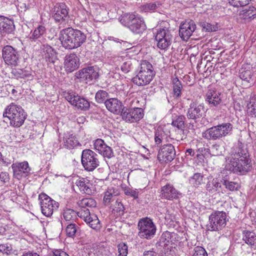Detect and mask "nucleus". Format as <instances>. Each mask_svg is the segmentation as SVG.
Returning a JSON list of instances; mask_svg holds the SVG:
<instances>
[{
	"instance_id": "1",
	"label": "nucleus",
	"mask_w": 256,
	"mask_h": 256,
	"mask_svg": "<svg viewBox=\"0 0 256 256\" xmlns=\"http://www.w3.org/2000/svg\"><path fill=\"white\" fill-rule=\"evenodd\" d=\"M234 150V156L226 166V169L234 172L245 174L248 171L250 162L248 152L242 146V144H238Z\"/></svg>"
},
{
	"instance_id": "2",
	"label": "nucleus",
	"mask_w": 256,
	"mask_h": 256,
	"mask_svg": "<svg viewBox=\"0 0 256 256\" xmlns=\"http://www.w3.org/2000/svg\"><path fill=\"white\" fill-rule=\"evenodd\" d=\"M86 38L84 32L72 28L62 30L59 37L62 46L68 50L80 47L85 42Z\"/></svg>"
},
{
	"instance_id": "3",
	"label": "nucleus",
	"mask_w": 256,
	"mask_h": 256,
	"mask_svg": "<svg viewBox=\"0 0 256 256\" xmlns=\"http://www.w3.org/2000/svg\"><path fill=\"white\" fill-rule=\"evenodd\" d=\"M26 116V114L22 107L14 102L8 106L3 113V117L8 118L10 120V126L14 128L22 126Z\"/></svg>"
},
{
	"instance_id": "4",
	"label": "nucleus",
	"mask_w": 256,
	"mask_h": 256,
	"mask_svg": "<svg viewBox=\"0 0 256 256\" xmlns=\"http://www.w3.org/2000/svg\"><path fill=\"white\" fill-rule=\"evenodd\" d=\"M155 72L152 64L146 60L142 62L139 71L132 79V82L138 86H144L153 80Z\"/></svg>"
},
{
	"instance_id": "5",
	"label": "nucleus",
	"mask_w": 256,
	"mask_h": 256,
	"mask_svg": "<svg viewBox=\"0 0 256 256\" xmlns=\"http://www.w3.org/2000/svg\"><path fill=\"white\" fill-rule=\"evenodd\" d=\"M120 22L135 34H142L146 29V25L143 19L134 14H124L120 18Z\"/></svg>"
},
{
	"instance_id": "6",
	"label": "nucleus",
	"mask_w": 256,
	"mask_h": 256,
	"mask_svg": "<svg viewBox=\"0 0 256 256\" xmlns=\"http://www.w3.org/2000/svg\"><path fill=\"white\" fill-rule=\"evenodd\" d=\"M226 222V213L222 211H215L209 216L206 228L208 231L218 232L224 228Z\"/></svg>"
},
{
	"instance_id": "7",
	"label": "nucleus",
	"mask_w": 256,
	"mask_h": 256,
	"mask_svg": "<svg viewBox=\"0 0 256 256\" xmlns=\"http://www.w3.org/2000/svg\"><path fill=\"white\" fill-rule=\"evenodd\" d=\"M138 236L142 238L150 240L155 235L156 226L152 220L148 218H142L138 224Z\"/></svg>"
},
{
	"instance_id": "8",
	"label": "nucleus",
	"mask_w": 256,
	"mask_h": 256,
	"mask_svg": "<svg viewBox=\"0 0 256 256\" xmlns=\"http://www.w3.org/2000/svg\"><path fill=\"white\" fill-rule=\"evenodd\" d=\"M82 164L88 172H92L100 164L98 155L90 149H84L81 156Z\"/></svg>"
},
{
	"instance_id": "9",
	"label": "nucleus",
	"mask_w": 256,
	"mask_h": 256,
	"mask_svg": "<svg viewBox=\"0 0 256 256\" xmlns=\"http://www.w3.org/2000/svg\"><path fill=\"white\" fill-rule=\"evenodd\" d=\"M38 198L40 200L42 212L47 217L50 216L54 210H56L59 206V204L58 202L45 194H40Z\"/></svg>"
},
{
	"instance_id": "10",
	"label": "nucleus",
	"mask_w": 256,
	"mask_h": 256,
	"mask_svg": "<svg viewBox=\"0 0 256 256\" xmlns=\"http://www.w3.org/2000/svg\"><path fill=\"white\" fill-rule=\"evenodd\" d=\"M155 39L158 47L161 50H166L171 44L172 34L168 28L164 26L157 30Z\"/></svg>"
},
{
	"instance_id": "11",
	"label": "nucleus",
	"mask_w": 256,
	"mask_h": 256,
	"mask_svg": "<svg viewBox=\"0 0 256 256\" xmlns=\"http://www.w3.org/2000/svg\"><path fill=\"white\" fill-rule=\"evenodd\" d=\"M2 56L5 63L12 66H17L20 58L18 52L12 46L8 45L3 48Z\"/></svg>"
},
{
	"instance_id": "12",
	"label": "nucleus",
	"mask_w": 256,
	"mask_h": 256,
	"mask_svg": "<svg viewBox=\"0 0 256 256\" xmlns=\"http://www.w3.org/2000/svg\"><path fill=\"white\" fill-rule=\"evenodd\" d=\"M120 114L124 120L132 123L139 121L144 116V111L141 108H128L124 107Z\"/></svg>"
},
{
	"instance_id": "13",
	"label": "nucleus",
	"mask_w": 256,
	"mask_h": 256,
	"mask_svg": "<svg viewBox=\"0 0 256 256\" xmlns=\"http://www.w3.org/2000/svg\"><path fill=\"white\" fill-rule=\"evenodd\" d=\"M99 70L96 66H88L82 68L76 73V77L86 83L96 80L99 76Z\"/></svg>"
},
{
	"instance_id": "14",
	"label": "nucleus",
	"mask_w": 256,
	"mask_h": 256,
	"mask_svg": "<svg viewBox=\"0 0 256 256\" xmlns=\"http://www.w3.org/2000/svg\"><path fill=\"white\" fill-rule=\"evenodd\" d=\"M69 8L64 3L56 4L52 9V18L56 22H66L68 17Z\"/></svg>"
},
{
	"instance_id": "15",
	"label": "nucleus",
	"mask_w": 256,
	"mask_h": 256,
	"mask_svg": "<svg viewBox=\"0 0 256 256\" xmlns=\"http://www.w3.org/2000/svg\"><path fill=\"white\" fill-rule=\"evenodd\" d=\"M206 109L203 104H197L192 102L186 112V116L188 120H194L196 122L205 116Z\"/></svg>"
},
{
	"instance_id": "16",
	"label": "nucleus",
	"mask_w": 256,
	"mask_h": 256,
	"mask_svg": "<svg viewBox=\"0 0 256 256\" xmlns=\"http://www.w3.org/2000/svg\"><path fill=\"white\" fill-rule=\"evenodd\" d=\"M176 154V150L172 144H164L158 152V158L160 162H169L174 158Z\"/></svg>"
},
{
	"instance_id": "17",
	"label": "nucleus",
	"mask_w": 256,
	"mask_h": 256,
	"mask_svg": "<svg viewBox=\"0 0 256 256\" xmlns=\"http://www.w3.org/2000/svg\"><path fill=\"white\" fill-rule=\"evenodd\" d=\"M12 168L13 171L14 177L19 180L27 176L31 170L28 163L26 161L14 163L12 165Z\"/></svg>"
},
{
	"instance_id": "18",
	"label": "nucleus",
	"mask_w": 256,
	"mask_h": 256,
	"mask_svg": "<svg viewBox=\"0 0 256 256\" xmlns=\"http://www.w3.org/2000/svg\"><path fill=\"white\" fill-rule=\"evenodd\" d=\"M196 29V24L192 20H186L180 27L179 33L180 38L187 40Z\"/></svg>"
},
{
	"instance_id": "19",
	"label": "nucleus",
	"mask_w": 256,
	"mask_h": 256,
	"mask_svg": "<svg viewBox=\"0 0 256 256\" xmlns=\"http://www.w3.org/2000/svg\"><path fill=\"white\" fill-rule=\"evenodd\" d=\"M80 66V60L77 56L72 53L66 55L64 59V68L68 72H71Z\"/></svg>"
},
{
	"instance_id": "20",
	"label": "nucleus",
	"mask_w": 256,
	"mask_h": 256,
	"mask_svg": "<svg viewBox=\"0 0 256 256\" xmlns=\"http://www.w3.org/2000/svg\"><path fill=\"white\" fill-rule=\"evenodd\" d=\"M104 104L108 110L116 114H120L124 107L122 102L116 98L106 100Z\"/></svg>"
},
{
	"instance_id": "21",
	"label": "nucleus",
	"mask_w": 256,
	"mask_h": 256,
	"mask_svg": "<svg viewBox=\"0 0 256 256\" xmlns=\"http://www.w3.org/2000/svg\"><path fill=\"white\" fill-rule=\"evenodd\" d=\"M62 144L68 150H72L81 146L76 135L69 132L64 134Z\"/></svg>"
},
{
	"instance_id": "22",
	"label": "nucleus",
	"mask_w": 256,
	"mask_h": 256,
	"mask_svg": "<svg viewBox=\"0 0 256 256\" xmlns=\"http://www.w3.org/2000/svg\"><path fill=\"white\" fill-rule=\"evenodd\" d=\"M178 192L172 184H168L161 188L160 196L168 200H173L178 198Z\"/></svg>"
},
{
	"instance_id": "23",
	"label": "nucleus",
	"mask_w": 256,
	"mask_h": 256,
	"mask_svg": "<svg viewBox=\"0 0 256 256\" xmlns=\"http://www.w3.org/2000/svg\"><path fill=\"white\" fill-rule=\"evenodd\" d=\"M206 100L210 107L216 106L222 102L220 93L214 90H208L206 93Z\"/></svg>"
},
{
	"instance_id": "24",
	"label": "nucleus",
	"mask_w": 256,
	"mask_h": 256,
	"mask_svg": "<svg viewBox=\"0 0 256 256\" xmlns=\"http://www.w3.org/2000/svg\"><path fill=\"white\" fill-rule=\"evenodd\" d=\"M242 240L251 248L256 249V234L253 231L243 230Z\"/></svg>"
},
{
	"instance_id": "25",
	"label": "nucleus",
	"mask_w": 256,
	"mask_h": 256,
	"mask_svg": "<svg viewBox=\"0 0 256 256\" xmlns=\"http://www.w3.org/2000/svg\"><path fill=\"white\" fill-rule=\"evenodd\" d=\"M43 52V56L46 62L54 63L56 60V54L54 49L50 46L43 44L41 46Z\"/></svg>"
},
{
	"instance_id": "26",
	"label": "nucleus",
	"mask_w": 256,
	"mask_h": 256,
	"mask_svg": "<svg viewBox=\"0 0 256 256\" xmlns=\"http://www.w3.org/2000/svg\"><path fill=\"white\" fill-rule=\"evenodd\" d=\"M176 234L174 232L168 231L164 232L159 240V245L161 246H165L170 244L174 243L176 239Z\"/></svg>"
},
{
	"instance_id": "27",
	"label": "nucleus",
	"mask_w": 256,
	"mask_h": 256,
	"mask_svg": "<svg viewBox=\"0 0 256 256\" xmlns=\"http://www.w3.org/2000/svg\"><path fill=\"white\" fill-rule=\"evenodd\" d=\"M76 184L78 186L80 191L82 193L90 194L92 192L90 181L86 178H79L76 182Z\"/></svg>"
},
{
	"instance_id": "28",
	"label": "nucleus",
	"mask_w": 256,
	"mask_h": 256,
	"mask_svg": "<svg viewBox=\"0 0 256 256\" xmlns=\"http://www.w3.org/2000/svg\"><path fill=\"white\" fill-rule=\"evenodd\" d=\"M202 137L208 140H216L222 138L216 126L210 128L202 134Z\"/></svg>"
},
{
	"instance_id": "29",
	"label": "nucleus",
	"mask_w": 256,
	"mask_h": 256,
	"mask_svg": "<svg viewBox=\"0 0 256 256\" xmlns=\"http://www.w3.org/2000/svg\"><path fill=\"white\" fill-rule=\"evenodd\" d=\"M222 186L217 178H213L212 180L208 182L206 188L208 192L212 194L220 191Z\"/></svg>"
},
{
	"instance_id": "30",
	"label": "nucleus",
	"mask_w": 256,
	"mask_h": 256,
	"mask_svg": "<svg viewBox=\"0 0 256 256\" xmlns=\"http://www.w3.org/2000/svg\"><path fill=\"white\" fill-rule=\"evenodd\" d=\"M222 138L232 134V126L229 122L222 123L216 126Z\"/></svg>"
},
{
	"instance_id": "31",
	"label": "nucleus",
	"mask_w": 256,
	"mask_h": 256,
	"mask_svg": "<svg viewBox=\"0 0 256 256\" xmlns=\"http://www.w3.org/2000/svg\"><path fill=\"white\" fill-rule=\"evenodd\" d=\"M0 27V32L3 34L6 33L10 34L14 30V22L11 20L6 18Z\"/></svg>"
},
{
	"instance_id": "32",
	"label": "nucleus",
	"mask_w": 256,
	"mask_h": 256,
	"mask_svg": "<svg viewBox=\"0 0 256 256\" xmlns=\"http://www.w3.org/2000/svg\"><path fill=\"white\" fill-rule=\"evenodd\" d=\"M77 212L72 208H65L63 210L62 216L66 221L73 222L77 218Z\"/></svg>"
},
{
	"instance_id": "33",
	"label": "nucleus",
	"mask_w": 256,
	"mask_h": 256,
	"mask_svg": "<svg viewBox=\"0 0 256 256\" xmlns=\"http://www.w3.org/2000/svg\"><path fill=\"white\" fill-rule=\"evenodd\" d=\"M64 96L65 98L72 104L76 106L78 103L79 100L82 99L83 98L80 97L78 94H76L73 92H64Z\"/></svg>"
},
{
	"instance_id": "34",
	"label": "nucleus",
	"mask_w": 256,
	"mask_h": 256,
	"mask_svg": "<svg viewBox=\"0 0 256 256\" xmlns=\"http://www.w3.org/2000/svg\"><path fill=\"white\" fill-rule=\"evenodd\" d=\"M247 106L248 115L256 117V95L253 94L251 96Z\"/></svg>"
},
{
	"instance_id": "35",
	"label": "nucleus",
	"mask_w": 256,
	"mask_h": 256,
	"mask_svg": "<svg viewBox=\"0 0 256 256\" xmlns=\"http://www.w3.org/2000/svg\"><path fill=\"white\" fill-rule=\"evenodd\" d=\"M118 192L113 188H108L105 192L104 196L103 199V202L105 205H108L112 200H114L115 196L118 194Z\"/></svg>"
},
{
	"instance_id": "36",
	"label": "nucleus",
	"mask_w": 256,
	"mask_h": 256,
	"mask_svg": "<svg viewBox=\"0 0 256 256\" xmlns=\"http://www.w3.org/2000/svg\"><path fill=\"white\" fill-rule=\"evenodd\" d=\"M204 176L200 173H195L190 179V184L194 187L198 188L203 183Z\"/></svg>"
},
{
	"instance_id": "37",
	"label": "nucleus",
	"mask_w": 256,
	"mask_h": 256,
	"mask_svg": "<svg viewBox=\"0 0 256 256\" xmlns=\"http://www.w3.org/2000/svg\"><path fill=\"white\" fill-rule=\"evenodd\" d=\"M173 93L174 96L176 98L181 96V90L182 88V84L181 82L178 78H175L172 80Z\"/></svg>"
},
{
	"instance_id": "38",
	"label": "nucleus",
	"mask_w": 256,
	"mask_h": 256,
	"mask_svg": "<svg viewBox=\"0 0 256 256\" xmlns=\"http://www.w3.org/2000/svg\"><path fill=\"white\" fill-rule=\"evenodd\" d=\"M222 182L225 188L230 191L238 190L240 188V186L238 182L230 181L226 178H224Z\"/></svg>"
},
{
	"instance_id": "39",
	"label": "nucleus",
	"mask_w": 256,
	"mask_h": 256,
	"mask_svg": "<svg viewBox=\"0 0 256 256\" xmlns=\"http://www.w3.org/2000/svg\"><path fill=\"white\" fill-rule=\"evenodd\" d=\"M46 32V28L43 26H38L35 30L31 32L30 39L36 40L40 38Z\"/></svg>"
},
{
	"instance_id": "40",
	"label": "nucleus",
	"mask_w": 256,
	"mask_h": 256,
	"mask_svg": "<svg viewBox=\"0 0 256 256\" xmlns=\"http://www.w3.org/2000/svg\"><path fill=\"white\" fill-rule=\"evenodd\" d=\"M185 119L184 116H180L175 120H173L172 123V126L176 128L178 130L185 128Z\"/></svg>"
},
{
	"instance_id": "41",
	"label": "nucleus",
	"mask_w": 256,
	"mask_h": 256,
	"mask_svg": "<svg viewBox=\"0 0 256 256\" xmlns=\"http://www.w3.org/2000/svg\"><path fill=\"white\" fill-rule=\"evenodd\" d=\"M108 94L105 90H100L96 92L95 96L96 101L98 103H102L108 99Z\"/></svg>"
},
{
	"instance_id": "42",
	"label": "nucleus",
	"mask_w": 256,
	"mask_h": 256,
	"mask_svg": "<svg viewBox=\"0 0 256 256\" xmlns=\"http://www.w3.org/2000/svg\"><path fill=\"white\" fill-rule=\"evenodd\" d=\"M96 204V200L92 198H84L78 202V205L84 208L86 207H95Z\"/></svg>"
},
{
	"instance_id": "43",
	"label": "nucleus",
	"mask_w": 256,
	"mask_h": 256,
	"mask_svg": "<svg viewBox=\"0 0 256 256\" xmlns=\"http://www.w3.org/2000/svg\"><path fill=\"white\" fill-rule=\"evenodd\" d=\"M112 208L113 210L116 212L118 216L123 215L125 208L121 201L116 200L112 204Z\"/></svg>"
},
{
	"instance_id": "44",
	"label": "nucleus",
	"mask_w": 256,
	"mask_h": 256,
	"mask_svg": "<svg viewBox=\"0 0 256 256\" xmlns=\"http://www.w3.org/2000/svg\"><path fill=\"white\" fill-rule=\"evenodd\" d=\"M252 72L250 70H244L242 68L240 72V78L246 82H250L252 80Z\"/></svg>"
},
{
	"instance_id": "45",
	"label": "nucleus",
	"mask_w": 256,
	"mask_h": 256,
	"mask_svg": "<svg viewBox=\"0 0 256 256\" xmlns=\"http://www.w3.org/2000/svg\"><path fill=\"white\" fill-rule=\"evenodd\" d=\"M78 227L76 224L70 222L68 224L66 228V234L68 237H73Z\"/></svg>"
},
{
	"instance_id": "46",
	"label": "nucleus",
	"mask_w": 256,
	"mask_h": 256,
	"mask_svg": "<svg viewBox=\"0 0 256 256\" xmlns=\"http://www.w3.org/2000/svg\"><path fill=\"white\" fill-rule=\"evenodd\" d=\"M14 74L18 78H28L31 76V74L29 71L24 69L14 70L12 71Z\"/></svg>"
},
{
	"instance_id": "47",
	"label": "nucleus",
	"mask_w": 256,
	"mask_h": 256,
	"mask_svg": "<svg viewBox=\"0 0 256 256\" xmlns=\"http://www.w3.org/2000/svg\"><path fill=\"white\" fill-rule=\"evenodd\" d=\"M160 4L159 2L147 3L142 6V9L146 12L156 10L159 8Z\"/></svg>"
},
{
	"instance_id": "48",
	"label": "nucleus",
	"mask_w": 256,
	"mask_h": 256,
	"mask_svg": "<svg viewBox=\"0 0 256 256\" xmlns=\"http://www.w3.org/2000/svg\"><path fill=\"white\" fill-rule=\"evenodd\" d=\"M94 149L97 150L99 153L102 152L104 148L106 146L104 142L102 139L96 140L94 144Z\"/></svg>"
},
{
	"instance_id": "49",
	"label": "nucleus",
	"mask_w": 256,
	"mask_h": 256,
	"mask_svg": "<svg viewBox=\"0 0 256 256\" xmlns=\"http://www.w3.org/2000/svg\"><path fill=\"white\" fill-rule=\"evenodd\" d=\"M118 256H127L128 254V248L124 243H120L118 246Z\"/></svg>"
},
{
	"instance_id": "50",
	"label": "nucleus",
	"mask_w": 256,
	"mask_h": 256,
	"mask_svg": "<svg viewBox=\"0 0 256 256\" xmlns=\"http://www.w3.org/2000/svg\"><path fill=\"white\" fill-rule=\"evenodd\" d=\"M76 104V107L81 110H88L90 106L89 102L84 98L79 100L78 102Z\"/></svg>"
},
{
	"instance_id": "51",
	"label": "nucleus",
	"mask_w": 256,
	"mask_h": 256,
	"mask_svg": "<svg viewBox=\"0 0 256 256\" xmlns=\"http://www.w3.org/2000/svg\"><path fill=\"white\" fill-rule=\"evenodd\" d=\"M93 220L88 225L92 229L96 230H100L102 228V224L98 216L93 218Z\"/></svg>"
},
{
	"instance_id": "52",
	"label": "nucleus",
	"mask_w": 256,
	"mask_h": 256,
	"mask_svg": "<svg viewBox=\"0 0 256 256\" xmlns=\"http://www.w3.org/2000/svg\"><path fill=\"white\" fill-rule=\"evenodd\" d=\"M192 256H208L205 249L202 246H198L194 248Z\"/></svg>"
},
{
	"instance_id": "53",
	"label": "nucleus",
	"mask_w": 256,
	"mask_h": 256,
	"mask_svg": "<svg viewBox=\"0 0 256 256\" xmlns=\"http://www.w3.org/2000/svg\"><path fill=\"white\" fill-rule=\"evenodd\" d=\"M100 154H102L104 158H110L114 156L112 148L108 146L105 147L104 149L100 152Z\"/></svg>"
},
{
	"instance_id": "54",
	"label": "nucleus",
	"mask_w": 256,
	"mask_h": 256,
	"mask_svg": "<svg viewBox=\"0 0 256 256\" xmlns=\"http://www.w3.org/2000/svg\"><path fill=\"white\" fill-rule=\"evenodd\" d=\"M78 215V217L80 218H81L83 219L84 220L85 222L86 220V218H88V216L90 214V212L88 209V208H84L78 212H77Z\"/></svg>"
},
{
	"instance_id": "55",
	"label": "nucleus",
	"mask_w": 256,
	"mask_h": 256,
	"mask_svg": "<svg viewBox=\"0 0 256 256\" xmlns=\"http://www.w3.org/2000/svg\"><path fill=\"white\" fill-rule=\"evenodd\" d=\"M132 68V63L130 60H126L123 62L121 66V70L124 73H128Z\"/></svg>"
},
{
	"instance_id": "56",
	"label": "nucleus",
	"mask_w": 256,
	"mask_h": 256,
	"mask_svg": "<svg viewBox=\"0 0 256 256\" xmlns=\"http://www.w3.org/2000/svg\"><path fill=\"white\" fill-rule=\"evenodd\" d=\"M211 151L214 156H219L222 154V147L217 144H215L212 146L211 148Z\"/></svg>"
},
{
	"instance_id": "57",
	"label": "nucleus",
	"mask_w": 256,
	"mask_h": 256,
	"mask_svg": "<svg viewBox=\"0 0 256 256\" xmlns=\"http://www.w3.org/2000/svg\"><path fill=\"white\" fill-rule=\"evenodd\" d=\"M124 194L127 196H130L134 198H137L138 196V192L136 190H132L130 188H126L124 190Z\"/></svg>"
},
{
	"instance_id": "58",
	"label": "nucleus",
	"mask_w": 256,
	"mask_h": 256,
	"mask_svg": "<svg viewBox=\"0 0 256 256\" xmlns=\"http://www.w3.org/2000/svg\"><path fill=\"white\" fill-rule=\"evenodd\" d=\"M186 130H185V128L178 130V134L176 138V139L178 141L184 140L186 139Z\"/></svg>"
},
{
	"instance_id": "59",
	"label": "nucleus",
	"mask_w": 256,
	"mask_h": 256,
	"mask_svg": "<svg viewBox=\"0 0 256 256\" xmlns=\"http://www.w3.org/2000/svg\"><path fill=\"white\" fill-rule=\"evenodd\" d=\"M12 250L11 246L8 244H0V252L2 253L8 254Z\"/></svg>"
},
{
	"instance_id": "60",
	"label": "nucleus",
	"mask_w": 256,
	"mask_h": 256,
	"mask_svg": "<svg viewBox=\"0 0 256 256\" xmlns=\"http://www.w3.org/2000/svg\"><path fill=\"white\" fill-rule=\"evenodd\" d=\"M53 256H70L66 252L60 249H54L52 250Z\"/></svg>"
},
{
	"instance_id": "61",
	"label": "nucleus",
	"mask_w": 256,
	"mask_h": 256,
	"mask_svg": "<svg viewBox=\"0 0 256 256\" xmlns=\"http://www.w3.org/2000/svg\"><path fill=\"white\" fill-rule=\"evenodd\" d=\"M200 26L206 31L210 32L212 30V26L208 22H200Z\"/></svg>"
},
{
	"instance_id": "62",
	"label": "nucleus",
	"mask_w": 256,
	"mask_h": 256,
	"mask_svg": "<svg viewBox=\"0 0 256 256\" xmlns=\"http://www.w3.org/2000/svg\"><path fill=\"white\" fill-rule=\"evenodd\" d=\"M0 180L4 182H8L10 180L8 174L6 172H2L0 174Z\"/></svg>"
},
{
	"instance_id": "63",
	"label": "nucleus",
	"mask_w": 256,
	"mask_h": 256,
	"mask_svg": "<svg viewBox=\"0 0 256 256\" xmlns=\"http://www.w3.org/2000/svg\"><path fill=\"white\" fill-rule=\"evenodd\" d=\"M157 254L153 250H147L144 252L143 256H157Z\"/></svg>"
},
{
	"instance_id": "64",
	"label": "nucleus",
	"mask_w": 256,
	"mask_h": 256,
	"mask_svg": "<svg viewBox=\"0 0 256 256\" xmlns=\"http://www.w3.org/2000/svg\"><path fill=\"white\" fill-rule=\"evenodd\" d=\"M22 256H40L36 252L28 251L23 253Z\"/></svg>"
}]
</instances>
